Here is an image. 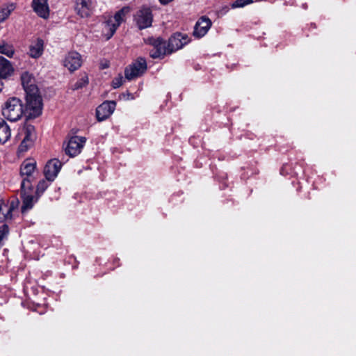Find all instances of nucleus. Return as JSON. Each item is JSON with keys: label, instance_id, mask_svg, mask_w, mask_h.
<instances>
[{"label": "nucleus", "instance_id": "1", "mask_svg": "<svg viewBox=\"0 0 356 356\" xmlns=\"http://www.w3.org/2000/svg\"><path fill=\"white\" fill-rule=\"evenodd\" d=\"M29 105V99H26V104L16 97L8 98L1 105V114L7 120L14 122L19 120L24 115L26 120L34 119L42 113V106L40 105V112L35 114V104Z\"/></svg>", "mask_w": 356, "mask_h": 356}, {"label": "nucleus", "instance_id": "2", "mask_svg": "<svg viewBox=\"0 0 356 356\" xmlns=\"http://www.w3.org/2000/svg\"><path fill=\"white\" fill-rule=\"evenodd\" d=\"M21 81L25 91L26 99H29V105L35 104V114L40 112V105L42 106V100L39 95L38 86L35 84L34 78L28 72H24L21 76Z\"/></svg>", "mask_w": 356, "mask_h": 356}, {"label": "nucleus", "instance_id": "3", "mask_svg": "<svg viewBox=\"0 0 356 356\" xmlns=\"http://www.w3.org/2000/svg\"><path fill=\"white\" fill-rule=\"evenodd\" d=\"M36 169V161L33 159L24 160L20 166V175L22 177L21 188L22 190H33L32 182L35 179L34 172Z\"/></svg>", "mask_w": 356, "mask_h": 356}, {"label": "nucleus", "instance_id": "4", "mask_svg": "<svg viewBox=\"0 0 356 356\" xmlns=\"http://www.w3.org/2000/svg\"><path fill=\"white\" fill-rule=\"evenodd\" d=\"M147 42L152 47L149 50V56L154 59H163L165 56L171 54L166 40L161 37H150L147 39Z\"/></svg>", "mask_w": 356, "mask_h": 356}, {"label": "nucleus", "instance_id": "5", "mask_svg": "<svg viewBox=\"0 0 356 356\" xmlns=\"http://www.w3.org/2000/svg\"><path fill=\"white\" fill-rule=\"evenodd\" d=\"M86 140V138L83 136H69L67 140L63 143L65 154L70 157L77 156L81 152Z\"/></svg>", "mask_w": 356, "mask_h": 356}, {"label": "nucleus", "instance_id": "6", "mask_svg": "<svg viewBox=\"0 0 356 356\" xmlns=\"http://www.w3.org/2000/svg\"><path fill=\"white\" fill-rule=\"evenodd\" d=\"M147 62L145 58L139 57L124 70L125 78L132 80L143 75L147 70Z\"/></svg>", "mask_w": 356, "mask_h": 356}, {"label": "nucleus", "instance_id": "7", "mask_svg": "<svg viewBox=\"0 0 356 356\" xmlns=\"http://www.w3.org/2000/svg\"><path fill=\"white\" fill-rule=\"evenodd\" d=\"M135 21L139 29H145L152 26L153 15L148 7H142L135 15Z\"/></svg>", "mask_w": 356, "mask_h": 356}, {"label": "nucleus", "instance_id": "8", "mask_svg": "<svg viewBox=\"0 0 356 356\" xmlns=\"http://www.w3.org/2000/svg\"><path fill=\"white\" fill-rule=\"evenodd\" d=\"M211 26L212 22L207 16L200 17L194 26L193 35L197 39L202 38L208 33Z\"/></svg>", "mask_w": 356, "mask_h": 356}, {"label": "nucleus", "instance_id": "9", "mask_svg": "<svg viewBox=\"0 0 356 356\" xmlns=\"http://www.w3.org/2000/svg\"><path fill=\"white\" fill-rule=\"evenodd\" d=\"M190 42L187 34L181 33H174L168 40V44L171 54L181 49Z\"/></svg>", "mask_w": 356, "mask_h": 356}, {"label": "nucleus", "instance_id": "10", "mask_svg": "<svg viewBox=\"0 0 356 356\" xmlns=\"http://www.w3.org/2000/svg\"><path fill=\"white\" fill-rule=\"evenodd\" d=\"M63 163L57 159H50L44 168V175L47 181H53L60 172Z\"/></svg>", "mask_w": 356, "mask_h": 356}, {"label": "nucleus", "instance_id": "11", "mask_svg": "<svg viewBox=\"0 0 356 356\" xmlns=\"http://www.w3.org/2000/svg\"><path fill=\"white\" fill-rule=\"evenodd\" d=\"M116 107L115 101H105L96 108L97 121L102 122L109 118Z\"/></svg>", "mask_w": 356, "mask_h": 356}, {"label": "nucleus", "instance_id": "12", "mask_svg": "<svg viewBox=\"0 0 356 356\" xmlns=\"http://www.w3.org/2000/svg\"><path fill=\"white\" fill-rule=\"evenodd\" d=\"M305 170L303 162L296 163L294 166H292L289 163H285L280 169V174L283 176L290 175L291 176L301 178L305 175Z\"/></svg>", "mask_w": 356, "mask_h": 356}, {"label": "nucleus", "instance_id": "13", "mask_svg": "<svg viewBox=\"0 0 356 356\" xmlns=\"http://www.w3.org/2000/svg\"><path fill=\"white\" fill-rule=\"evenodd\" d=\"M24 138L19 145L22 150L26 149L35 139V127L31 124L25 123L22 129Z\"/></svg>", "mask_w": 356, "mask_h": 356}, {"label": "nucleus", "instance_id": "14", "mask_svg": "<svg viewBox=\"0 0 356 356\" xmlns=\"http://www.w3.org/2000/svg\"><path fill=\"white\" fill-rule=\"evenodd\" d=\"M124 8H121L115 13L113 17H110L106 20V26L108 27L110 31V35L108 36V38L113 35L117 29L122 22L123 17L124 16Z\"/></svg>", "mask_w": 356, "mask_h": 356}, {"label": "nucleus", "instance_id": "15", "mask_svg": "<svg viewBox=\"0 0 356 356\" xmlns=\"http://www.w3.org/2000/svg\"><path fill=\"white\" fill-rule=\"evenodd\" d=\"M81 56L76 51L69 52L64 59V66L70 72H74L81 66Z\"/></svg>", "mask_w": 356, "mask_h": 356}, {"label": "nucleus", "instance_id": "16", "mask_svg": "<svg viewBox=\"0 0 356 356\" xmlns=\"http://www.w3.org/2000/svg\"><path fill=\"white\" fill-rule=\"evenodd\" d=\"M32 191L33 190H22L21 188V196L22 198V205L21 207V211L22 213H23L31 209L34 204L38 201L39 198L38 196H36V197L35 198L32 195Z\"/></svg>", "mask_w": 356, "mask_h": 356}, {"label": "nucleus", "instance_id": "17", "mask_svg": "<svg viewBox=\"0 0 356 356\" xmlns=\"http://www.w3.org/2000/svg\"><path fill=\"white\" fill-rule=\"evenodd\" d=\"M33 11L41 18L47 19L49 16V8L47 0H32Z\"/></svg>", "mask_w": 356, "mask_h": 356}, {"label": "nucleus", "instance_id": "18", "mask_svg": "<svg viewBox=\"0 0 356 356\" xmlns=\"http://www.w3.org/2000/svg\"><path fill=\"white\" fill-rule=\"evenodd\" d=\"M74 10L81 17H88L92 13V2L90 0H76Z\"/></svg>", "mask_w": 356, "mask_h": 356}, {"label": "nucleus", "instance_id": "19", "mask_svg": "<svg viewBox=\"0 0 356 356\" xmlns=\"http://www.w3.org/2000/svg\"><path fill=\"white\" fill-rule=\"evenodd\" d=\"M14 69L11 63L2 56H0V81L6 79L13 73Z\"/></svg>", "mask_w": 356, "mask_h": 356}, {"label": "nucleus", "instance_id": "20", "mask_svg": "<svg viewBox=\"0 0 356 356\" xmlns=\"http://www.w3.org/2000/svg\"><path fill=\"white\" fill-rule=\"evenodd\" d=\"M11 130L4 119L0 118V144H4L10 138Z\"/></svg>", "mask_w": 356, "mask_h": 356}, {"label": "nucleus", "instance_id": "21", "mask_svg": "<svg viewBox=\"0 0 356 356\" xmlns=\"http://www.w3.org/2000/svg\"><path fill=\"white\" fill-rule=\"evenodd\" d=\"M44 50V41L38 38L36 42L31 44L29 47V55L34 58H39L43 53Z\"/></svg>", "mask_w": 356, "mask_h": 356}, {"label": "nucleus", "instance_id": "22", "mask_svg": "<svg viewBox=\"0 0 356 356\" xmlns=\"http://www.w3.org/2000/svg\"><path fill=\"white\" fill-rule=\"evenodd\" d=\"M15 49L12 44H8L5 40H0V54H4L9 58L14 55Z\"/></svg>", "mask_w": 356, "mask_h": 356}, {"label": "nucleus", "instance_id": "23", "mask_svg": "<svg viewBox=\"0 0 356 356\" xmlns=\"http://www.w3.org/2000/svg\"><path fill=\"white\" fill-rule=\"evenodd\" d=\"M88 84V77L87 74H84L74 84H72L71 89L72 90H77L83 88Z\"/></svg>", "mask_w": 356, "mask_h": 356}, {"label": "nucleus", "instance_id": "24", "mask_svg": "<svg viewBox=\"0 0 356 356\" xmlns=\"http://www.w3.org/2000/svg\"><path fill=\"white\" fill-rule=\"evenodd\" d=\"M49 181L46 180H41L39 181V183L37 185L35 194L36 196H38L39 197L43 194V193L46 191V189L49 186Z\"/></svg>", "mask_w": 356, "mask_h": 356}, {"label": "nucleus", "instance_id": "25", "mask_svg": "<svg viewBox=\"0 0 356 356\" xmlns=\"http://www.w3.org/2000/svg\"><path fill=\"white\" fill-rule=\"evenodd\" d=\"M9 231V227L6 224H3L0 227V248L3 245V241L8 238Z\"/></svg>", "mask_w": 356, "mask_h": 356}, {"label": "nucleus", "instance_id": "26", "mask_svg": "<svg viewBox=\"0 0 356 356\" xmlns=\"http://www.w3.org/2000/svg\"><path fill=\"white\" fill-rule=\"evenodd\" d=\"M252 2V0H236L232 3L231 6L232 8H243Z\"/></svg>", "mask_w": 356, "mask_h": 356}, {"label": "nucleus", "instance_id": "27", "mask_svg": "<svg viewBox=\"0 0 356 356\" xmlns=\"http://www.w3.org/2000/svg\"><path fill=\"white\" fill-rule=\"evenodd\" d=\"M123 83V76L121 74H119L118 76L115 77L113 81L111 86L113 88H118L120 87Z\"/></svg>", "mask_w": 356, "mask_h": 356}, {"label": "nucleus", "instance_id": "28", "mask_svg": "<svg viewBox=\"0 0 356 356\" xmlns=\"http://www.w3.org/2000/svg\"><path fill=\"white\" fill-rule=\"evenodd\" d=\"M10 15V10L8 8L0 9V22H4Z\"/></svg>", "mask_w": 356, "mask_h": 356}, {"label": "nucleus", "instance_id": "29", "mask_svg": "<svg viewBox=\"0 0 356 356\" xmlns=\"http://www.w3.org/2000/svg\"><path fill=\"white\" fill-rule=\"evenodd\" d=\"M13 207H12L6 208V211L5 212L6 220L12 218V217H13V213H13Z\"/></svg>", "mask_w": 356, "mask_h": 356}, {"label": "nucleus", "instance_id": "30", "mask_svg": "<svg viewBox=\"0 0 356 356\" xmlns=\"http://www.w3.org/2000/svg\"><path fill=\"white\" fill-rule=\"evenodd\" d=\"M226 177H227V175L225 173H223L222 175V176H220V178L222 179V183L220 185V189H225L227 186V184L224 181V180L226 179Z\"/></svg>", "mask_w": 356, "mask_h": 356}, {"label": "nucleus", "instance_id": "31", "mask_svg": "<svg viewBox=\"0 0 356 356\" xmlns=\"http://www.w3.org/2000/svg\"><path fill=\"white\" fill-rule=\"evenodd\" d=\"M4 220H6L5 212L3 211V209L0 207V222H2Z\"/></svg>", "mask_w": 356, "mask_h": 356}, {"label": "nucleus", "instance_id": "32", "mask_svg": "<svg viewBox=\"0 0 356 356\" xmlns=\"http://www.w3.org/2000/svg\"><path fill=\"white\" fill-rule=\"evenodd\" d=\"M229 8L228 6L222 7V9L220 10V13L221 15L225 14L228 12Z\"/></svg>", "mask_w": 356, "mask_h": 356}, {"label": "nucleus", "instance_id": "33", "mask_svg": "<svg viewBox=\"0 0 356 356\" xmlns=\"http://www.w3.org/2000/svg\"><path fill=\"white\" fill-rule=\"evenodd\" d=\"M173 0H159V2L162 5H167L169 3L172 2Z\"/></svg>", "mask_w": 356, "mask_h": 356}, {"label": "nucleus", "instance_id": "34", "mask_svg": "<svg viewBox=\"0 0 356 356\" xmlns=\"http://www.w3.org/2000/svg\"><path fill=\"white\" fill-rule=\"evenodd\" d=\"M2 86H3V83L1 81H0V92L2 90Z\"/></svg>", "mask_w": 356, "mask_h": 356}, {"label": "nucleus", "instance_id": "35", "mask_svg": "<svg viewBox=\"0 0 356 356\" xmlns=\"http://www.w3.org/2000/svg\"><path fill=\"white\" fill-rule=\"evenodd\" d=\"M108 67V65H106V64H104L103 67H102V69H104V68H106Z\"/></svg>", "mask_w": 356, "mask_h": 356}, {"label": "nucleus", "instance_id": "36", "mask_svg": "<svg viewBox=\"0 0 356 356\" xmlns=\"http://www.w3.org/2000/svg\"><path fill=\"white\" fill-rule=\"evenodd\" d=\"M118 260H119L118 259H114L113 262H114V263H115V262H117Z\"/></svg>", "mask_w": 356, "mask_h": 356}]
</instances>
